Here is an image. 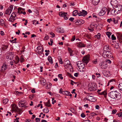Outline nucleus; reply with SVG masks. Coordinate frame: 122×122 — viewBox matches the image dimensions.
<instances>
[{
  "label": "nucleus",
  "instance_id": "nucleus-59",
  "mask_svg": "<svg viewBox=\"0 0 122 122\" xmlns=\"http://www.w3.org/2000/svg\"><path fill=\"white\" fill-rule=\"evenodd\" d=\"M118 115L119 117H122V112L118 113Z\"/></svg>",
  "mask_w": 122,
  "mask_h": 122
},
{
  "label": "nucleus",
  "instance_id": "nucleus-55",
  "mask_svg": "<svg viewBox=\"0 0 122 122\" xmlns=\"http://www.w3.org/2000/svg\"><path fill=\"white\" fill-rule=\"evenodd\" d=\"M75 38H76L75 36H72V38L71 40V41H73L75 40Z\"/></svg>",
  "mask_w": 122,
  "mask_h": 122
},
{
  "label": "nucleus",
  "instance_id": "nucleus-58",
  "mask_svg": "<svg viewBox=\"0 0 122 122\" xmlns=\"http://www.w3.org/2000/svg\"><path fill=\"white\" fill-rule=\"evenodd\" d=\"M52 85V84L51 83H49L48 85L47 84V87H48V86H49L48 88H50L51 87V86Z\"/></svg>",
  "mask_w": 122,
  "mask_h": 122
},
{
  "label": "nucleus",
  "instance_id": "nucleus-49",
  "mask_svg": "<svg viewBox=\"0 0 122 122\" xmlns=\"http://www.w3.org/2000/svg\"><path fill=\"white\" fill-rule=\"evenodd\" d=\"M106 34L108 36V37H110L111 35V33L110 32H106Z\"/></svg>",
  "mask_w": 122,
  "mask_h": 122
},
{
  "label": "nucleus",
  "instance_id": "nucleus-33",
  "mask_svg": "<svg viewBox=\"0 0 122 122\" xmlns=\"http://www.w3.org/2000/svg\"><path fill=\"white\" fill-rule=\"evenodd\" d=\"M101 35L100 33H98L97 35H95V37L97 39H99L100 38Z\"/></svg>",
  "mask_w": 122,
  "mask_h": 122
},
{
  "label": "nucleus",
  "instance_id": "nucleus-6",
  "mask_svg": "<svg viewBox=\"0 0 122 122\" xmlns=\"http://www.w3.org/2000/svg\"><path fill=\"white\" fill-rule=\"evenodd\" d=\"M7 68V65L5 63H3L1 66L0 69V72L2 74L4 73Z\"/></svg>",
  "mask_w": 122,
  "mask_h": 122
},
{
  "label": "nucleus",
  "instance_id": "nucleus-32",
  "mask_svg": "<svg viewBox=\"0 0 122 122\" xmlns=\"http://www.w3.org/2000/svg\"><path fill=\"white\" fill-rule=\"evenodd\" d=\"M84 36L87 37L88 39H90L91 37V34H87L84 35Z\"/></svg>",
  "mask_w": 122,
  "mask_h": 122
},
{
  "label": "nucleus",
  "instance_id": "nucleus-5",
  "mask_svg": "<svg viewBox=\"0 0 122 122\" xmlns=\"http://www.w3.org/2000/svg\"><path fill=\"white\" fill-rule=\"evenodd\" d=\"M16 12H14L11 14L10 17L9 19V21L10 22H13L15 20V18L16 16Z\"/></svg>",
  "mask_w": 122,
  "mask_h": 122
},
{
  "label": "nucleus",
  "instance_id": "nucleus-34",
  "mask_svg": "<svg viewBox=\"0 0 122 122\" xmlns=\"http://www.w3.org/2000/svg\"><path fill=\"white\" fill-rule=\"evenodd\" d=\"M78 11L77 10H75L73 13V15L74 16H76L78 14Z\"/></svg>",
  "mask_w": 122,
  "mask_h": 122
},
{
  "label": "nucleus",
  "instance_id": "nucleus-48",
  "mask_svg": "<svg viewBox=\"0 0 122 122\" xmlns=\"http://www.w3.org/2000/svg\"><path fill=\"white\" fill-rule=\"evenodd\" d=\"M60 58H59V62L61 64H63V61L62 60V59L61 57H59Z\"/></svg>",
  "mask_w": 122,
  "mask_h": 122
},
{
  "label": "nucleus",
  "instance_id": "nucleus-18",
  "mask_svg": "<svg viewBox=\"0 0 122 122\" xmlns=\"http://www.w3.org/2000/svg\"><path fill=\"white\" fill-rule=\"evenodd\" d=\"M37 50L39 54H42L43 51V49L41 46H39L37 47Z\"/></svg>",
  "mask_w": 122,
  "mask_h": 122
},
{
  "label": "nucleus",
  "instance_id": "nucleus-9",
  "mask_svg": "<svg viewBox=\"0 0 122 122\" xmlns=\"http://www.w3.org/2000/svg\"><path fill=\"white\" fill-rule=\"evenodd\" d=\"M13 9V6L12 5L10 6L8 9L6 10L5 14L8 15H10L11 12Z\"/></svg>",
  "mask_w": 122,
  "mask_h": 122
},
{
  "label": "nucleus",
  "instance_id": "nucleus-21",
  "mask_svg": "<svg viewBox=\"0 0 122 122\" xmlns=\"http://www.w3.org/2000/svg\"><path fill=\"white\" fill-rule=\"evenodd\" d=\"M110 50V47L108 45H105L104 46L103 50L104 51H107Z\"/></svg>",
  "mask_w": 122,
  "mask_h": 122
},
{
  "label": "nucleus",
  "instance_id": "nucleus-42",
  "mask_svg": "<svg viewBox=\"0 0 122 122\" xmlns=\"http://www.w3.org/2000/svg\"><path fill=\"white\" fill-rule=\"evenodd\" d=\"M94 24L92 22L90 25L89 27L91 28L94 29Z\"/></svg>",
  "mask_w": 122,
  "mask_h": 122
},
{
  "label": "nucleus",
  "instance_id": "nucleus-28",
  "mask_svg": "<svg viewBox=\"0 0 122 122\" xmlns=\"http://www.w3.org/2000/svg\"><path fill=\"white\" fill-rule=\"evenodd\" d=\"M100 0H92V2L95 5L97 4L99 2Z\"/></svg>",
  "mask_w": 122,
  "mask_h": 122
},
{
  "label": "nucleus",
  "instance_id": "nucleus-3",
  "mask_svg": "<svg viewBox=\"0 0 122 122\" xmlns=\"http://www.w3.org/2000/svg\"><path fill=\"white\" fill-rule=\"evenodd\" d=\"M102 56L105 58H111L112 57V54L109 51H104L102 54Z\"/></svg>",
  "mask_w": 122,
  "mask_h": 122
},
{
  "label": "nucleus",
  "instance_id": "nucleus-53",
  "mask_svg": "<svg viewBox=\"0 0 122 122\" xmlns=\"http://www.w3.org/2000/svg\"><path fill=\"white\" fill-rule=\"evenodd\" d=\"M15 60L17 62L19 61V57L17 56H16L15 57Z\"/></svg>",
  "mask_w": 122,
  "mask_h": 122
},
{
  "label": "nucleus",
  "instance_id": "nucleus-7",
  "mask_svg": "<svg viewBox=\"0 0 122 122\" xmlns=\"http://www.w3.org/2000/svg\"><path fill=\"white\" fill-rule=\"evenodd\" d=\"M14 56L13 52H10L7 53L6 58L7 59L12 60L13 59Z\"/></svg>",
  "mask_w": 122,
  "mask_h": 122
},
{
  "label": "nucleus",
  "instance_id": "nucleus-11",
  "mask_svg": "<svg viewBox=\"0 0 122 122\" xmlns=\"http://www.w3.org/2000/svg\"><path fill=\"white\" fill-rule=\"evenodd\" d=\"M89 55H87L83 57L82 59V61L86 64L89 61Z\"/></svg>",
  "mask_w": 122,
  "mask_h": 122
},
{
  "label": "nucleus",
  "instance_id": "nucleus-2",
  "mask_svg": "<svg viewBox=\"0 0 122 122\" xmlns=\"http://www.w3.org/2000/svg\"><path fill=\"white\" fill-rule=\"evenodd\" d=\"M76 64L80 70V71L84 72L85 71L86 68L83 63L81 61H78L76 62Z\"/></svg>",
  "mask_w": 122,
  "mask_h": 122
},
{
  "label": "nucleus",
  "instance_id": "nucleus-25",
  "mask_svg": "<svg viewBox=\"0 0 122 122\" xmlns=\"http://www.w3.org/2000/svg\"><path fill=\"white\" fill-rule=\"evenodd\" d=\"M48 60L51 64L53 63V60L51 56H49L48 58Z\"/></svg>",
  "mask_w": 122,
  "mask_h": 122
},
{
  "label": "nucleus",
  "instance_id": "nucleus-39",
  "mask_svg": "<svg viewBox=\"0 0 122 122\" xmlns=\"http://www.w3.org/2000/svg\"><path fill=\"white\" fill-rule=\"evenodd\" d=\"M118 88L120 90L122 91V83L119 84L118 85Z\"/></svg>",
  "mask_w": 122,
  "mask_h": 122
},
{
  "label": "nucleus",
  "instance_id": "nucleus-64",
  "mask_svg": "<svg viewBox=\"0 0 122 122\" xmlns=\"http://www.w3.org/2000/svg\"><path fill=\"white\" fill-rule=\"evenodd\" d=\"M115 48H117L119 47L118 44L117 43L116 44V45L115 46Z\"/></svg>",
  "mask_w": 122,
  "mask_h": 122
},
{
  "label": "nucleus",
  "instance_id": "nucleus-15",
  "mask_svg": "<svg viewBox=\"0 0 122 122\" xmlns=\"http://www.w3.org/2000/svg\"><path fill=\"white\" fill-rule=\"evenodd\" d=\"M18 105L19 107H25L26 105L25 101L21 100L18 103Z\"/></svg>",
  "mask_w": 122,
  "mask_h": 122
},
{
  "label": "nucleus",
  "instance_id": "nucleus-16",
  "mask_svg": "<svg viewBox=\"0 0 122 122\" xmlns=\"http://www.w3.org/2000/svg\"><path fill=\"white\" fill-rule=\"evenodd\" d=\"M87 14V12L86 11L84 10H82V11H79L78 13V15L79 16H85Z\"/></svg>",
  "mask_w": 122,
  "mask_h": 122
},
{
  "label": "nucleus",
  "instance_id": "nucleus-30",
  "mask_svg": "<svg viewBox=\"0 0 122 122\" xmlns=\"http://www.w3.org/2000/svg\"><path fill=\"white\" fill-rule=\"evenodd\" d=\"M5 23L4 20L2 19H1L0 20V25L2 26L4 25V26H5L6 25L5 24Z\"/></svg>",
  "mask_w": 122,
  "mask_h": 122
},
{
  "label": "nucleus",
  "instance_id": "nucleus-54",
  "mask_svg": "<svg viewBox=\"0 0 122 122\" xmlns=\"http://www.w3.org/2000/svg\"><path fill=\"white\" fill-rule=\"evenodd\" d=\"M111 38L112 40H115L116 39V38L113 35L112 36Z\"/></svg>",
  "mask_w": 122,
  "mask_h": 122
},
{
  "label": "nucleus",
  "instance_id": "nucleus-52",
  "mask_svg": "<svg viewBox=\"0 0 122 122\" xmlns=\"http://www.w3.org/2000/svg\"><path fill=\"white\" fill-rule=\"evenodd\" d=\"M58 77L60 78V79L62 80L63 78V77L62 76V75L61 74H59L58 75Z\"/></svg>",
  "mask_w": 122,
  "mask_h": 122
},
{
  "label": "nucleus",
  "instance_id": "nucleus-40",
  "mask_svg": "<svg viewBox=\"0 0 122 122\" xmlns=\"http://www.w3.org/2000/svg\"><path fill=\"white\" fill-rule=\"evenodd\" d=\"M118 20H116L114 18H113L112 19V21L115 24H116L117 23Z\"/></svg>",
  "mask_w": 122,
  "mask_h": 122
},
{
  "label": "nucleus",
  "instance_id": "nucleus-43",
  "mask_svg": "<svg viewBox=\"0 0 122 122\" xmlns=\"http://www.w3.org/2000/svg\"><path fill=\"white\" fill-rule=\"evenodd\" d=\"M8 46H7L4 45L3 46L2 49L4 50H6L8 48Z\"/></svg>",
  "mask_w": 122,
  "mask_h": 122
},
{
  "label": "nucleus",
  "instance_id": "nucleus-10",
  "mask_svg": "<svg viewBox=\"0 0 122 122\" xmlns=\"http://www.w3.org/2000/svg\"><path fill=\"white\" fill-rule=\"evenodd\" d=\"M101 68L103 69H106L108 65L106 62L105 61L102 62L100 64Z\"/></svg>",
  "mask_w": 122,
  "mask_h": 122
},
{
  "label": "nucleus",
  "instance_id": "nucleus-50",
  "mask_svg": "<svg viewBox=\"0 0 122 122\" xmlns=\"http://www.w3.org/2000/svg\"><path fill=\"white\" fill-rule=\"evenodd\" d=\"M106 61L105 62H106V63L107 62L109 64H110L111 63V61L109 59H106Z\"/></svg>",
  "mask_w": 122,
  "mask_h": 122
},
{
  "label": "nucleus",
  "instance_id": "nucleus-57",
  "mask_svg": "<svg viewBox=\"0 0 122 122\" xmlns=\"http://www.w3.org/2000/svg\"><path fill=\"white\" fill-rule=\"evenodd\" d=\"M92 62L94 64H96L97 63V60L96 59L92 61Z\"/></svg>",
  "mask_w": 122,
  "mask_h": 122
},
{
  "label": "nucleus",
  "instance_id": "nucleus-37",
  "mask_svg": "<svg viewBox=\"0 0 122 122\" xmlns=\"http://www.w3.org/2000/svg\"><path fill=\"white\" fill-rule=\"evenodd\" d=\"M16 112L18 113L19 114H20L22 113V110L18 108Z\"/></svg>",
  "mask_w": 122,
  "mask_h": 122
},
{
  "label": "nucleus",
  "instance_id": "nucleus-61",
  "mask_svg": "<svg viewBox=\"0 0 122 122\" xmlns=\"http://www.w3.org/2000/svg\"><path fill=\"white\" fill-rule=\"evenodd\" d=\"M81 116L82 117L84 118L85 117V115L84 113H82L81 114Z\"/></svg>",
  "mask_w": 122,
  "mask_h": 122
},
{
  "label": "nucleus",
  "instance_id": "nucleus-23",
  "mask_svg": "<svg viewBox=\"0 0 122 122\" xmlns=\"http://www.w3.org/2000/svg\"><path fill=\"white\" fill-rule=\"evenodd\" d=\"M117 39L119 42L121 43L122 42V34H119L118 35Z\"/></svg>",
  "mask_w": 122,
  "mask_h": 122
},
{
  "label": "nucleus",
  "instance_id": "nucleus-4",
  "mask_svg": "<svg viewBox=\"0 0 122 122\" xmlns=\"http://www.w3.org/2000/svg\"><path fill=\"white\" fill-rule=\"evenodd\" d=\"M64 66L65 68H68L70 66L71 67V65L70 61L67 59H66L64 60Z\"/></svg>",
  "mask_w": 122,
  "mask_h": 122
},
{
  "label": "nucleus",
  "instance_id": "nucleus-47",
  "mask_svg": "<svg viewBox=\"0 0 122 122\" xmlns=\"http://www.w3.org/2000/svg\"><path fill=\"white\" fill-rule=\"evenodd\" d=\"M105 14V13H103V12L102 10L99 13V15L100 16H102Z\"/></svg>",
  "mask_w": 122,
  "mask_h": 122
},
{
  "label": "nucleus",
  "instance_id": "nucleus-29",
  "mask_svg": "<svg viewBox=\"0 0 122 122\" xmlns=\"http://www.w3.org/2000/svg\"><path fill=\"white\" fill-rule=\"evenodd\" d=\"M99 94L100 95H104L105 96L107 94V91H104L102 92H99Z\"/></svg>",
  "mask_w": 122,
  "mask_h": 122
},
{
  "label": "nucleus",
  "instance_id": "nucleus-31",
  "mask_svg": "<svg viewBox=\"0 0 122 122\" xmlns=\"http://www.w3.org/2000/svg\"><path fill=\"white\" fill-rule=\"evenodd\" d=\"M44 104L46 106L48 107H50L51 106V105L50 104V102L49 100L47 102H45Z\"/></svg>",
  "mask_w": 122,
  "mask_h": 122
},
{
  "label": "nucleus",
  "instance_id": "nucleus-13",
  "mask_svg": "<svg viewBox=\"0 0 122 122\" xmlns=\"http://www.w3.org/2000/svg\"><path fill=\"white\" fill-rule=\"evenodd\" d=\"M116 7H115L116 8V11L117 12V14H118L121 11V9L122 8V6L121 5L118 4L117 5Z\"/></svg>",
  "mask_w": 122,
  "mask_h": 122
},
{
  "label": "nucleus",
  "instance_id": "nucleus-12",
  "mask_svg": "<svg viewBox=\"0 0 122 122\" xmlns=\"http://www.w3.org/2000/svg\"><path fill=\"white\" fill-rule=\"evenodd\" d=\"M59 15L61 17H64L65 20H67L68 19L67 14L64 12H60L59 13Z\"/></svg>",
  "mask_w": 122,
  "mask_h": 122
},
{
  "label": "nucleus",
  "instance_id": "nucleus-46",
  "mask_svg": "<svg viewBox=\"0 0 122 122\" xmlns=\"http://www.w3.org/2000/svg\"><path fill=\"white\" fill-rule=\"evenodd\" d=\"M49 34L51 35V37L53 38L55 37V35L53 32H50Z\"/></svg>",
  "mask_w": 122,
  "mask_h": 122
},
{
  "label": "nucleus",
  "instance_id": "nucleus-8",
  "mask_svg": "<svg viewBox=\"0 0 122 122\" xmlns=\"http://www.w3.org/2000/svg\"><path fill=\"white\" fill-rule=\"evenodd\" d=\"M86 98L90 101L95 102L96 101V99L95 97L87 95Z\"/></svg>",
  "mask_w": 122,
  "mask_h": 122
},
{
  "label": "nucleus",
  "instance_id": "nucleus-62",
  "mask_svg": "<svg viewBox=\"0 0 122 122\" xmlns=\"http://www.w3.org/2000/svg\"><path fill=\"white\" fill-rule=\"evenodd\" d=\"M91 115L92 116V117H93L94 116H95L96 115V113H94V112H92L91 113Z\"/></svg>",
  "mask_w": 122,
  "mask_h": 122
},
{
  "label": "nucleus",
  "instance_id": "nucleus-14",
  "mask_svg": "<svg viewBox=\"0 0 122 122\" xmlns=\"http://www.w3.org/2000/svg\"><path fill=\"white\" fill-rule=\"evenodd\" d=\"M88 87L89 90L90 91H94L96 89L95 86L93 84H89L88 85Z\"/></svg>",
  "mask_w": 122,
  "mask_h": 122
},
{
  "label": "nucleus",
  "instance_id": "nucleus-60",
  "mask_svg": "<svg viewBox=\"0 0 122 122\" xmlns=\"http://www.w3.org/2000/svg\"><path fill=\"white\" fill-rule=\"evenodd\" d=\"M107 21L108 22L110 23L111 21H112V20L111 18L108 19L107 20Z\"/></svg>",
  "mask_w": 122,
  "mask_h": 122
},
{
  "label": "nucleus",
  "instance_id": "nucleus-19",
  "mask_svg": "<svg viewBox=\"0 0 122 122\" xmlns=\"http://www.w3.org/2000/svg\"><path fill=\"white\" fill-rule=\"evenodd\" d=\"M18 108V107L15 104H13L12 105V111L16 112Z\"/></svg>",
  "mask_w": 122,
  "mask_h": 122
},
{
  "label": "nucleus",
  "instance_id": "nucleus-27",
  "mask_svg": "<svg viewBox=\"0 0 122 122\" xmlns=\"http://www.w3.org/2000/svg\"><path fill=\"white\" fill-rule=\"evenodd\" d=\"M41 83L42 85H44L46 84V81L44 78H42L41 79Z\"/></svg>",
  "mask_w": 122,
  "mask_h": 122
},
{
  "label": "nucleus",
  "instance_id": "nucleus-1",
  "mask_svg": "<svg viewBox=\"0 0 122 122\" xmlns=\"http://www.w3.org/2000/svg\"><path fill=\"white\" fill-rule=\"evenodd\" d=\"M109 96L113 99H117V100H119L121 97V94L117 92V91L116 90L111 91L108 94Z\"/></svg>",
  "mask_w": 122,
  "mask_h": 122
},
{
  "label": "nucleus",
  "instance_id": "nucleus-22",
  "mask_svg": "<svg viewBox=\"0 0 122 122\" xmlns=\"http://www.w3.org/2000/svg\"><path fill=\"white\" fill-rule=\"evenodd\" d=\"M77 46L79 47H82L85 46V45L81 42H79L77 44Z\"/></svg>",
  "mask_w": 122,
  "mask_h": 122
},
{
  "label": "nucleus",
  "instance_id": "nucleus-24",
  "mask_svg": "<svg viewBox=\"0 0 122 122\" xmlns=\"http://www.w3.org/2000/svg\"><path fill=\"white\" fill-rule=\"evenodd\" d=\"M58 30H57L58 32H59L60 33H63L64 32V30L63 28H58Z\"/></svg>",
  "mask_w": 122,
  "mask_h": 122
},
{
  "label": "nucleus",
  "instance_id": "nucleus-26",
  "mask_svg": "<svg viewBox=\"0 0 122 122\" xmlns=\"http://www.w3.org/2000/svg\"><path fill=\"white\" fill-rule=\"evenodd\" d=\"M69 93H70V92L67 91H64L63 92L62 94L66 96H69Z\"/></svg>",
  "mask_w": 122,
  "mask_h": 122
},
{
  "label": "nucleus",
  "instance_id": "nucleus-44",
  "mask_svg": "<svg viewBox=\"0 0 122 122\" xmlns=\"http://www.w3.org/2000/svg\"><path fill=\"white\" fill-rule=\"evenodd\" d=\"M102 10L105 14L107 11V9L106 8L104 7L102 9Z\"/></svg>",
  "mask_w": 122,
  "mask_h": 122
},
{
  "label": "nucleus",
  "instance_id": "nucleus-36",
  "mask_svg": "<svg viewBox=\"0 0 122 122\" xmlns=\"http://www.w3.org/2000/svg\"><path fill=\"white\" fill-rule=\"evenodd\" d=\"M68 50L70 54V56H72V54L73 52V51L71 48L69 47L68 48Z\"/></svg>",
  "mask_w": 122,
  "mask_h": 122
},
{
  "label": "nucleus",
  "instance_id": "nucleus-20",
  "mask_svg": "<svg viewBox=\"0 0 122 122\" xmlns=\"http://www.w3.org/2000/svg\"><path fill=\"white\" fill-rule=\"evenodd\" d=\"M84 23V21L80 19L77 20L76 22V24L77 25H79L83 24Z\"/></svg>",
  "mask_w": 122,
  "mask_h": 122
},
{
  "label": "nucleus",
  "instance_id": "nucleus-63",
  "mask_svg": "<svg viewBox=\"0 0 122 122\" xmlns=\"http://www.w3.org/2000/svg\"><path fill=\"white\" fill-rule=\"evenodd\" d=\"M20 62H22L24 61V59L23 58H22V57L20 58Z\"/></svg>",
  "mask_w": 122,
  "mask_h": 122
},
{
  "label": "nucleus",
  "instance_id": "nucleus-56",
  "mask_svg": "<svg viewBox=\"0 0 122 122\" xmlns=\"http://www.w3.org/2000/svg\"><path fill=\"white\" fill-rule=\"evenodd\" d=\"M88 29L90 30L91 31H92L94 30V29L91 28L89 27L88 28Z\"/></svg>",
  "mask_w": 122,
  "mask_h": 122
},
{
  "label": "nucleus",
  "instance_id": "nucleus-51",
  "mask_svg": "<svg viewBox=\"0 0 122 122\" xmlns=\"http://www.w3.org/2000/svg\"><path fill=\"white\" fill-rule=\"evenodd\" d=\"M117 110L116 109L113 110L112 111V114H114L117 112Z\"/></svg>",
  "mask_w": 122,
  "mask_h": 122
},
{
  "label": "nucleus",
  "instance_id": "nucleus-17",
  "mask_svg": "<svg viewBox=\"0 0 122 122\" xmlns=\"http://www.w3.org/2000/svg\"><path fill=\"white\" fill-rule=\"evenodd\" d=\"M111 5L114 7H116L118 4L117 1L116 0H112L111 2Z\"/></svg>",
  "mask_w": 122,
  "mask_h": 122
},
{
  "label": "nucleus",
  "instance_id": "nucleus-45",
  "mask_svg": "<svg viewBox=\"0 0 122 122\" xmlns=\"http://www.w3.org/2000/svg\"><path fill=\"white\" fill-rule=\"evenodd\" d=\"M49 36L48 35H46L44 38V40H47L49 38Z\"/></svg>",
  "mask_w": 122,
  "mask_h": 122
},
{
  "label": "nucleus",
  "instance_id": "nucleus-35",
  "mask_svg": "<svg viewBox=\"0 0 122 122\" xmlns=\"http://www.w3.org/2000/svg\"><path fill=\"white\" fill-rule=\"evenodd\" d=\"M8 101V99L7 98L4 99L3 101V103L4 104H6Z\"/></svg>",
  "mask_w": 122,
  "mask_h": 122
},
{
  "label": "nucleus",
  "instance_id": "nucleus-41",
  "mask_svg": "<svg viewBox=\"0 0 122 122\" xmlns=\"http://www.w3.org/2000/svg\"><path fill=\"white\" fill-rule=\"evenodd\" d=\"M116 11V10L112 9L111 10V13L112 15H113L115 14V12Z\"/></svg>",
  "mask_w": 122,
  "mask_h": 122
},
{
  "label": "nucleus",
  "instance_id": "nucleus-38",
  "mask_svg": "<svg viewBox=\"0 0 122 122\" xmlns=\"http://www.w3.org/2000/svg\"><path fill=\"white\" fill-rule=\"evenodd\" d=\"M43 111L45 113H48L49 112V110L47 108H46V109H43Z\"/></svg>",
  "mask_w": 122,
  "mask_h": 122
}]
</instances>
